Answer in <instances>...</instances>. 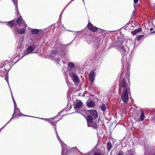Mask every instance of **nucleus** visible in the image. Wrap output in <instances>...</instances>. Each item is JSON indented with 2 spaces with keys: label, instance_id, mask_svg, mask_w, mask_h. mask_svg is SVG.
<instances>
[{
  "label": "nucleus",
  "instance_id": "f257e3e1",
  "mask_svg": "<svg viewBox=\"0 0 155 155\" xmlns=\"http://www.w3.org/2000/svg\"><path fill=\"white\" fill-rule=\"evenodd\" d=\"M55 43V50L52 51L49 57L53 60H55L58 63H59L60 60L58 56L61 58L66 57L67 53L66 48L68 46V45L67 44L64 45L61 43H58L57 41Z\"/></svg>",
  "mask_w": 155,
  "mask_h": 155
},
{
  "label": "nucleus",
  "instance_id": "f03ea898",
  "mask_svg": "<svg viewBox=\"0 0 155 155\" xmlns=\"http://www.w3.org/2000/svg\"><path fill=\"white\" fill-rule=\"evenodd\" d=\"M55 133L56 134L57 137V139L58 140H59L60 143L61 145V155H64V152L65 151V154H66L67 153H70V151L73 148H76V147H74V148H71L69 147H68L66 144L64 143L61 140L59 136H58L57 130H56V127H55Z\"/></svg>",
  "mask_w": 155,
  "mask_h": 155
},
{
  "label": "nucleus",
  "instance_id": "7ed1b4c3",
  "mask_svg": "<svg viewBox=\"0 0 155 155\" xmlns=\"http://www.w3.org/2000/svg\"><path fill=\"white\" fill-rule=\"evenodd\" d=\"M25 29L18 28L16 26H15L12 28V31L15 36H17L18 34H23L25 32Z\"/></svg>",
  "mask_w": 155,
  "mask_h": 155
},
{
  "label": "nucleus",
  "instance_id": "20e7f679",
  "mask_svg": "<svg viewBox=\"0 0 155 155\" xmlns=\"http://www.w3.org/2000/svg\"><path fill=\"white\" fill-rule=\"evenodd\" d=\"M130 93V91H123L121 96L123 101L124 103L127 104L128 101V94Z\"/></svg>",
  "mask_w": 155,
  "mask_h": 155
},
{
  "label": "nucleus",
  "instance_id": "39448f33",
  "mask_svg": "<svg viewBox=\"0 0 155 155\" xmlns=\"http://www.w3.org/2000/svg\"><path fill=\"white\" fill-rule=\"evenodd\" d=\"M2 68L3 66L4 67V70L3 71L4 73L7 72V73H8L9 71L12 68V67L7 61H6L5 62L2 63Z\"/></svg>",
  "mask_w": 155,
  "mask_h": 155
},
{
  "label": "nucleus",
  "instance_id": "423d86ee",
  "mask_svg": "<svg viewBox=\"0 0 155 155\" xmlns=\"http://www.w3.org/2000/svg\"><path fill=\"white\" fill-rule=\"evenodd\" d=\"M69 75L72 79L73 82L74 83H78L80 82L79 78L76 74V72L70 71L69 73Z\"/></svg>",
  "mask_w": 155,
  "mask_h": 155
},
{
  "label": "nucleus",
  "instance_id": "0eeeda50",
  "mask_svg": "<svg viewBox=\"0 0 155 155\" xmlns=\"http://www.w3.org/2000/svg\"><path fill=\"white\" fill-rule=\"evenodd\" d=\"M36 48V45H34L29 46L24 53V56H25L32 53L33 51Z\"/></svg>",
  "mask_w": 155,
  "mask_h": 155
},
{
  "label": "nucleus",
  "instance_id": "6e6552de",
  "mask_svg": "<svg viewBox=\"0 0 155 155\" xmlns=\"http://www.w3.org/2000/svg\"><path fill=\"white\" fill-rule=\"evenodd\" d=\"M87 27L89 30L93 31L95 32L96 31H98L99 32H102L103 30H101L99 28H97L93 25L90 22H89L88 25Z\"/></svg>",
  "mask_w": 155,
  "mask_h": 155
},
{
  "label": "nucleus",
  "instance_id": "1a4fd4ad",
  "mask_svg": "<svg viewBox=\"0 0 155 155\" xmlns=\"http://www.w3.org/2000/svg\"><path fill=\"white\" fill-rule=\"evenodd\" d=\"M120 85L123 87L124 89L123 91H130V87L127 84V82L125 78L123 79Z\"/></svg>",
  "mask_w": 155,
  "mask_h": 155
},
{
  "label": "nucleus",
  "instance_id": "9d476101",
  "mask_svg": "<svg viewBox=\"0 0 155 155\" xmlns=\"http://www.w3.org/2000/svg\"><path fill=\"white\" fill-rule=\"evenodd\" d=\"M126 46L121 45L117 47V49L122 55L124 54L126 51Z\"/></svg>",
  "mask_w": 155,
  "mask_h": 155
},
{
  "label": "nucleus",
  "instance_id": "9b49d317",
  "mask_svg": "<svg viewBox=\"0 0 155 155\" xmlns=\"http://www.w3.org/2000/svg\"><path fill=\"white\" fill-rule=\"evenodd\" d=\"M96 73L94 71H91L89 74V80L91 82L94 81Z\"/></svg>",
  "mask_w": 155,
  "mask_h": 155
},
{
  "label": "nucleus",
  "instance_id": "f8f14e48",
  "mask_svg": "<svg viewBox=\"0 0 155 155\" xmlns=\"http://www.w3.org/2000/svg\"><path fill=\"white\" fill-rule=\"evenodd\" d=\"M87 111L95 118H97L98 114L97 111L95 110H88Z\"/></svg>",
  "mask_w": 155,
  "mask_h": 155
},
{
  "label": "nucleus",
  "instance_id": "ddd939ff",
  "mask_svg": "<svg viewBox=\"0 0 155 155\" xmlns=\"http://www.w3.org/2000/svg\"><path fill=\"white\" fill-rule=\"evenodd\" d=\"M15 20H13L11 21H9L8 22H5L4 23H7V25L10 28H12L13 27H14L15 26L14 25L15 23ZM15 26H16L15 25Z\"/></svg>",
  "mask_w": 155,
  "mask_h": 155
},
{
  "label": "nucleus",
  "instance_id": "4468645a",
  "mask_svg": "<svg viewBox=\"0 0 155 155\" xmlns=\"http://www.w3.org/2000/svg\"><path fill=\"white\" fill-rule=\"evenodd\" d=\"M93 118L90 115L87 116V121L88 126H90L91 124L93 122Z\"/></svg>",
  "mask_w": 155,
  "mask_h": 155
},
{
  "label": "nucleus",
  "instance_id": "2eb2a0df",
  "mask_svg": "<svg viewBox=\"0 0 155 155\" xmlns=\"http://www.w3.org/2000/svg\"><path fill=\"white\" fill-rule=\"evenodd\" d=\"M82 105L83 103L81 101H79L76 103L75 105L74 106V108L75 109H78L80 108Z\"/></svg>",
  "mask_w": 155,
  "mask_h": 155
},
{
  "label": "nucleus",
  "instance_id": "dca6fc26",
  "mask_svg": "<svg viewBox=\"0 0 155 155\" xmlns=\"http://www.w3.org/2000/svg\"><path fill=\"white\" fill-rule=\"evenodd\" d=\"M18 14L20 15V17L18 18L16 21V23L19 24H23L25 22L23 20L22 17L20 16V15L19 12H18Z\"/></svg>",
  "mask_w": 155,
  "mask_h": 155
},
{
  "label": "nucleus",
  "instance_id": "f3484780",
  "mask_svg": "<svg viewBox=\"0 0 155 155\" xmlns=\"http://www.w3.org/2000/svg\"><path fill=\"white\" fill-rule=\"evenodd\" d=\"M145 119V115L144 112L142 110H140V118L138 119L139 121H142Z\"/></svg>",
  "mask_w": 155,
  "mask_h": 155
},
{
  "label": "nucleus",
  "instance_id": "a211bd4d",
  "mask_svg": "<svg viewBox=\"0 0 155 155\" xmlns=\"http://www.w3.org/2000/svg\"><path fill=\"white\" fill-rule=\"evenodd\" d=\"M123 43V42L122 41L117 39V41L114 43V44L115 46L118 47L119 46H121V45Z\"/></svg>",
  "mask_w": 155,
  "mask_h": 155
},
{
  "label": "nucleus",
  "instance_id": "6ab92c4d",
  "mask_svg": "<svg viewBox=\"0 0 155 155\" xmlns=\"http://www.w3.org/2000/svg\"><path fill=\"white\" fill-rule=\"evenodd\" d=\"M141 30V28H139L132 31H131V33L133 35H136L137 33L140 32Z\"/></svg>",
  "mask_w": 155,
  "mask_h": 155
},
{
  "label": "nucleus",
  "instance_id": "aec40b11",
  "mask_svg": "<svg viewBox=\"0 0 155 155\" xmlns=\"http://www.w3.org/2000/svg\"><path fill=\"white\" fill-rule=\"evenodd\" d=\"M145 38L144 35H140L136 37L135 39V41H139L143 39H144Z\"/></svg>",
  "mask_w": 155,
  "mask_h": 155
},
{
  "label": "nucleus",
  "instance_id": "412c9836",
  "mask_svg": "<svg viewBox=\"0 0 155 155\" xmlns=\"http://www.w3.org/2000/svg\"><path fill=\"white\" fill-rule=\"evenodd\" d=\"M87 105L88 108L93 107L95 105V103L93 101H90L87 103Z\"/></svg>",
  "mask_w": 155,
  "mask_h": 155
},
{
  "label": "nucleus",
  "instance_id": "4be33fe9",
  "mask_svg": "<svg viewBox=\"0 0 155 155\" xmlns=\"http://www.w3.org/2000/svg\"><path fill=\"white\" fill-rule=\"evenodd\" d=\"M41 31V30L33 29L31 31V33L33 34H37Z\"/></svg>",
  "mask_w": 155,
  "mask_h": 155
},
{
  "label": "nucleus",
  "instance_id": "5701e85b",
  "mask_svg": "<svg viewBox=\"0 0 155 155\" xmlns=\"http://www.w3.org/2000/svg\"><path fill=\"white\" fill-rule=\"evenodd\" d=\"M126 58H127L126 57L125 55L121 59V63L122 64V68H123L124 67V66L125 65L126 60Z\"/></svg>",
  "mask_w": 155,
  "mask_h": 155
},
{
  "label": "nucleus",
  "instance_id": "b1692460",
  "mask_svg": "<svg viewBox=\"0 0 155 155\" xmlns=\"http://www.w3.org/2000/svg\"><path fill=\"white\" fill-rule=\"evenodd\" d=\"M48 121L53 126L54 128L55 129V127H56L57 122H56V123H55L54 121H53L52 118H50V120H48Z\"/></svg>",
  "mask_w": 155,
  "mask_h": 155
},
{
  "label": "nucleus",
  "instance_id": "393cba45",
  "mask_svg": "<svg viewBox=\"0 0 155 155\" xmlns=\"http://www.w3.org/2000/svg\"><path fill=\"white\" fill-rule=\"evenodd\" d=\"M88 126L92 127L96 130L98 128V127L97 124L96 123H93V122L91 124L90 126Z\"/></svg>",
  "mask_w": 155,
  "mask_h": 155
},
{
  "label": "nucleus",
  "instance_id": "a878e982",
  "mask_svg": "<svg viewBox=\"0 0 155 155\" xmlns=\"http://www.w3.org/2000/svg\"><path fill=\"white\" fill-rule=\"evenodd\" d=\"M94 81L91 82V83H90V87L91 89H95L96 88L95 86V84L94 83Z\"/></svg>",
  "mask_w": 155,
  "mask_h": 155
},
{
  "label": "nucleus",
  "instance_id": "bb28decb",
  "mask_svg": "<svg viewBox=\"0 0 155 155\" xmlns=\"http://www.w3.org/2000/svg\"><path fill=\"white\" fill-rule=\"evenodd\" d=\"M101 109L103 112H104L106 110L107 107L106 105L104 104H102L101 106Z\"/></svg>",
  "mask_w": 155,
  "mask_h": 155
},
{
  "label": "nucleus",
  "instance_id": "cd10ccee",
  "mask_svg": "<svg viewBox=\"0 0 155 155\" xmlns=\"http://www.w3.org/2000/svg\"><path fill=\"white\" fill-rule=\"evenodd\" d=\"M145 149V153L144 155H150V151L149 152L146 149V147H144ZM151 155H155V152H154L153 153L151 154Z\"/></svg>",
  "mask_w": 155,
  "mask_h": 155
},
{
  "label": "nucleus",
  "instance_id": "c85d7f7f",
  "mask_svg": "<svg viewBox=\"0 0 155 155\" xmlns=\"http://www.w3.org/2000/svg\"><path fill=\"white\" fill-rule=\"evenodd\" d=\"M107 147L108 150L109 151L112 147V144L110 142H107Z\"/></svg>",
  "mask_w": 155,
  "mask_h": 155
},
{
  "label": "nucleus",
  "instance_id": "c756f323",
  "mask_svg": "<svg viewBox=\"0 0 155 155\" xmlns=\"http://www.w3.org/2000/svg\"><path fill=\"white\" fill-rule=\"evenodd\" d=\"M68 67L71 69L73 68L74 66V64L72 62H70L68 64Z\"/></svg>",
  "mask_w": 155,
  "mask_h": 155
},
{
  "label": "nucleus",
  "instance_id": "7c9ffc66",
  "mask_svg": "<svg viewBox=\"0 0 155 155\" xmlns=\"http://www.w3.org/2000/svg\"><path fill=\"white\" fill-rule=\"evenodd\" d=\"M17 115L18 116H21V117H22V116H27V117H31V116H28V115H25L24 114H22V113H21L20 112H19V113L17 114Z\"/></svg>",
  "mask_w": 155,
  "mask_h": 155
},
{
  "label": "nucleus",
  "instance_id": "2f4dec72",
  "mask_svg": "<svg viewBox=\"0 0 155 155\" xmlns=\"http://www.w3.org/2000/svg\"><path fill=\"white\" fill-rule=\"evenodd\" d=\"M13 2V3L14 4V5H15L16 7V10H17V12H18V6H17V2H16L15 0H12Z\"/></svg>",
  "mask_w": 155,
  "mask_h": 155
},
{
  "label": "nucleus",
  "instance_id": "473e14b6",
  "mask_svg": "<svg viewBox=\"0 0 155 155\" xmlns=\"http://www.w3.org/2000/svg\"><path fill=\"white\" fill-rule=\"evenodd\" d=\"M20 112V109L18 107L14 108V114H17L19 113Z\"/></svg>",
  "mask_w": 155,
  "mask_h": 155
},
{
  "label": "nucleus",
  "instance_id": "72a5a7b5",
  "mask_svg": "<svg viewBox=\"0 0 155 155\" xmlns=\"http://www.w3.org/2000/svg\"><path fill=\"white\" fill-rule=\"evenodd\" d=\"M5 80L7 82L8 85H9V84L8 83V73H7V72H6V73H5Z\"/></svg>",
  "mask_w": 155,
  "mask_h": 155
},
{
  "label": "nucleus",
  "instance_id": "f704fd0d",
  "mask_svg": "<svg viewBox=\"0 0 155 155\" xmlns=\"http://www.w3.org/2000/svg\"><path fill=\"white\" fill-rule=\"evenodd\" d=\"M63 110H61L60 112H59V113L58 114H57V116H55V117H54V120L55 119H56L57 118V117L59 115H60V114L63 112Z\"/></svg>",
  "mask_w": 155,
  "mask_h": 155
},
{
  "label": "nucleus",
  "instance_id": "c9c22d12",
  "mask_svg": "<svg viewBox=\"0 0 155 155\" xmlns=\"http://www.w3.org/2000/svg\"><path fill=\"white\" fill-rule=\"evenodd\" d=\"M130 68L129 67H128L127 68V75L128 76V78H129L130 75V72L129 71H130Z\"/></svg>",
  "mask_w": 155,
  "mask_h": 155
},
{
  "label": "nucleus",
  "instance_id": "e433bc0d",
  "mask_svg": "<svg viewBox=\"0 0 155 155\" xmlns=\"http://www.w3.org/2000/svg\"><path fill=\"white\" fill-rule=\"evenodd\" d=\"M135 9H134V10L133 11V12L132 13L131 15V17L132 18H133L134 16V15L135 14Z\"/></svg>",
  "mask_w": 155,
  "mask_h": 155
},
{
  "label": "nucleus",
  "instance_id": "4c0bfd02",
  "mask_svg": "<svg viewBox=\"0 0 155 155\" xmlns=\"http://www.w3.org/2000/svg\"><path fill=\"white\" fill-rule=\"evenodd\" d=\"M10 90L11 89V88H10ZM10 91H11V95H12V100H13V102H14V101H15V99L13 97V96L12 95V90H10Z\"/></svg>",
  "mask_w": 155,
  "mask_h": 155
},
{
  "label": "nucleus",
  "instance_id": "58836bf2",
  "mask_svg": "<svg viewBox=\"0 0 155 155\" xmlns=\"http://www.w3.org/2000/svg\"><path fill=\"white\" fill-rule=\"evenodd\" d=\"M15 114H14V113H13V114L12 115V117L11 119H13L15 117L16 115H16H16H15Z\"/></svg>",
  "mask_w": 155,
  "mask_h": 155
},
{
  "label": "nucleus",
  "instance_id": "ea45409f",
  "mask_svg": "<svg viewBox=\"0 0 155 155\" xmlns=\"http://www.w3.org/2000/svg\"><path fill=\"white\" fill-rule=\"evenodd\" d=\"M14 106V108L17 107L16 103L15 101L13 102Z\"/></svg>",
  "mask_w": 155,
  "mask_h": 155
},
{
  "label": "nucleus",
  "instance_id": "a19ab883",
  "mask_svg": "<svg viewBox=\"0 0 155 155\" xmlns=\"http://www.w3.org/2000/svg\"><path fill=\"white\" fill-rule=\"evenodd\" d=\"M65 9L64 8V9L62 11V12L60 14V16H59V18H61L62 17V14H63V12L64 11V10Z\"/></svg>",
  "mask_w": 155,
  "mask_h": 155
},
{
  "label": "nucleus",
  "instance_id": "79ce46f5",
  "mask_svg": "<svg viewBox=\"0 0 155 155\" xmlns=\"http://www.w3.org/2000/svg\"><path fill=\"white\" fill-rule=\"evenodd\" d=\"M66 83L67 84V85L69 87L70 86V83L68 82V81H66Z\"/></svg>",
  "mask_w": 155,
  "mask_h": 155
},
{
  "label": "nucleus",
  "instance_id": "37998d69",
  "mask_svg": "<svg viewBox=\"0 0 155 155\" xmlns=\"http://www.w3.org/2000/svg\"><path fill=\"white\" fill-rule=\"evenodd\" d=\"M138 0H134V2L135 4H136L138 2Z\"/></svg>",
  "mask_w": 155,
  "mask_h": 155
},
{
  "label": "nucleus",
  "instance_id": "c03bdc74",
  "mask_svg": "<svg viewBox=\"0 0 155 155\" xmlns=\"http://www.w3.org/2000/svg\"><path fill=\"white\" fill-rule=\"evenodd\" d=\"M94 155H101V154L98 153H96L94 154Z\"/></svg>",
  "mask_w": 155,
  "mask_h": 155
},
{
  "label": "nucleus",
  "instance_id": "a18cd8bd",
  "mask_svg": "<svg viewBox=\"0 0 155 155\" xmlns=\"http://www.w3.org/2000/svg\"><path fill=\"white\" fill-rule=\"evenodd\" d=\"M77 32L79 33L80 34H81L82 33V31H77Z\"/></svg>",
  "mask_w": 155,
  "mask_h": 155
},
{
  "label": "nucleus",
  "instance_id": "49530a36",
  "mask_svg": "<svg viewBox=\"0 0 155 155\" xmlns=\"http://www.w3.org/2000/svg\"><path fill=\"white\" fill-rule=\"evenodd\" d=\"M6 126V124H5L4 126L2 127L0 129V131H1L2 129L4 128L5 126Z\"/></svg>",
  "mask_w": 155,
  "mask_h": 155
},
{
  "label": "nucleus",
  "instance_id": "de8ad7c7",
  "mask_svg": "<svg viewBox=\"0 0 155 155\" xmlns=\"http://www.w3.org/2000/svg\"><path fill=\"white\" fill-rule=\"evenodd\" d=\"M12 119H11H11L7 123L5 124H6V125L9 122H10L11 121Z\"/></svg>",
  "mask_w": 155,
  "mask_h": 155
},
{
  "label": "nucleus",
  "instance_id": "09e8293b",
  "mask_svg": "<svg viewBox=\"0 0 155 155\" xmlns=\"http://www.w3.org/2000/svg\"><path fill=\"white\" fill-rule=\"evenodd\" d=\"M137 6V5H134V9H135L136 7Z\"/></svg>",
  "mask_w": 155,
  "mask_h": 155
},
{
  "label": "nucleus",
  "instance_id": "8fccbe9b",
  "mask_svg": "<svg viewBox=\"0 0 155 155\" xmlns=\"http://www.w3.org/2000/svg\"><path fill=\"white\" fill-rule=\"evenodd\" d=\"M20 46H21L23 45V43L21 42L20 43Z\"/></svg>",
  "mask_w": 155,
  "mask_h": 155
},
{
  "label": "nucleus",
  "instance_id": "3c124183",
  "mask_svg": "<svg viewBox=\"0 0 155 155\" xmlns=\"http://www.w3.org/2000/svg\"><path fill=\"white\" fill-rule=\"evenodd\" d=\"M117 155H122V154H121L120 153H119Z\"/></svg>",
  "mask_w": 155,
  "mask_h": 155
},
{
  "label": "nucleus",
  "instance_id": "603ef678",
  "mask_svg": "<svg viewBox=\"0 0 155 155\" xmlns=\"http://www.w3.org/2000/svg\"><path fill=\"white\" fill-rule=\"evenodd\" d=\"M150 30L151 31H152L153 30V28H150Z\"/></svg>",
  "mask_w": 155,
  "mask_h": 155
},
{
  "label": "nucleus",
  "instance_id": "864d4df0",
  "mask_svg": "<svg viewBox=\"0 0 155 155\" xmlns=\"http://www.w3.org/2000/svg\"><path fill=\"white\" fill-rule=\"evenodd\" d=\"M69 90L68 91V96L69 95Z\"/></svg>",
  "mask_w": 155,
  "mask_h": 155
},
{
  "label": "nucleus",
  "instance_id": "5fc2aeb1",
  "mask_svg": "<svg viewBox=\"0 0 155 155\" xmlns=\"http://www.w3.org/2000/svg\"><path fill=\"white\" fill-rule=\"evenodd\" d=\"M133 44V45H135V42L134 43V44H133V43H132L131 44Z\"/></svg>",
  "mask_w": 155,
  "mask_h": 155
},
{
  "label": "nucleus",
  "instance_id": "6e6d98bb",
  "mask_svg": "<svg viewBox=\"0 0 155 155\" xmlns=\"http://www.w3.org/2000/svg\"><path fill=\"white\" fill-rule=\"evenodd\" d=\"M41 119H45V120H46L45 119V118H41Z\"/></svg>",
  "mask_w": 155,
  "mask_h": 155
},
{
  "label": "nucleus",
  "instance_id": "4d7b16f0",
  "mask_svg": "<svg viewBox=\"0 0 155 155\" xmlns=\"http://www.w3.org/2000/svg\"><path fill=\"white\" fill-rule=\"evenodd\" d=\"M154 7L155 8V3L154 4Z\"/></svg>",
  "mask_w": 155,
  "mask_h": 155
},
{
  "label": "nucleus",
  "instance_id": "13d9d810",
  "mask_svg": "<svg viewBox=\"0 0 155 155\" xmlns=\"http://www.w3.org/2000/svg\"><path fill=\"white\" fill-rule=\"evenodd\" d=\"M68 31H71V32H72V31H71V30H68Z\"/></svg>",
  "mask_w": 155,
  "mask_h": 155
},
{
  "label": "nucleus",
  "instance_id": "bf43d9fd",
  "mask_svg": "<svg viewBox=\"0 0 155 155\" xmlns=\"http://www.w3.org/2000/svg\"><path fill=\"white\" fill-rule=\"evenodd\" d=\"M153 33H155V31H153Z\"/></svg>",
  "mask_w": 155,
  "mask_h": 155
},
{
  "label": "nucleus",
  "instance_id": "052dcab7",
  "mask_svg": "<svg viewBox=\"0 0 155 155\" xmlns=\"http://www.w3.org/2000/svg\"><path fill=\"white\" fill-rule=\"evenodd\" d=\"M83 0V2L84 3V0Z\"/></svg>",
  "mask_w": 155,
  "mask_h": 155
},
{
  "label": "nucleus",
  "instance_id": "680f3d73",
  "mask_svg": "<svg viewBox=\"0 0 155 155\" xmlns=\"http://www.w3.org/2000/svg\"><path fill=\"white\" fill-rule=\"evenodd\" d=\"M122 71L123 72H122V73H123V72H124V71H123V70H122Z\"/></svg>",
  "mask_w": 155,
  "mask_h": 155
},
{
  "label": "nucleus",
  "instance_id": "e2e57ef3",
  "mask_svg": "<svg viewBox=\"0 0 155 155\" xmlns=\"http://www.w3.org/2000/svg\"><path fill=\"white\" fill-rule=\"evenodd\" d=\"M99 118L98 119V121H99Z\"/></svg>",
  "mask_w": 155,
  "mask_h": 155
},
{
  "label": "nucleus",
  "instance_id": "0e129e2a",
  "mask_svg": "<svg viewBox=\"0 0 155 155\" xmlns=\"http://www.w3.org/2000/svg\"><path fill=\"white\" fill-rule=\"evenodd\" d=\"M130 155H133V154H130Z\"/></svg>",
  "mask_w": 155,
  "mask_h": 155
},
{
  "label": "nucleus",
  "instance_id": "69168bd1",
  "mask_svg": "<svg viewBox=\"0 0 155 155\" xmlns=\"http://www.w3.org/2000/svg\"><path fill=\"white\" fill-rule=\"evenodd\" d=\"M62 26H64L63 25H62Z\"/></svg>",
  "mask_w": 155,
  "mask_h": 155
}]
</instances>
